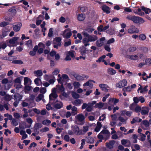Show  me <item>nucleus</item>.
I'll use <instances>...</instances> for the list:
<instances>
[{"label": "nucleus", "mask_w": 151, "mask_h": 151, "mask_svg": "<svg viewBox=\"0 0 151 151\" xmlns=\"http://www.w3.org/2000/svg\"><path fill=\"white\" fill-rule=\"evenodd\" d=\"M126 19L132 21L134 23L136 24L143 23L145 22V20L143 18L139 17L133 16L132 15L127 16Z\"/></svg>", "instance_id": "nucleus-1"}, {"label": "nucleus", "mask_w": 151, "mask_h": 151, "mask_svg": "<svg viewBox=\"0 0 151 151\" xmlns=\"http://www.w3.org/2000/svg\"><path fill=\"white\" fill-rule=\"evenodd\" d=\"M12 98L14 99V102L13 104H18L20 101H22V96L18 93H15Z\"/></svg>", "instance_id": "nucleus-2"}, {"label": "nucleus", "mask_w": 151, "mask_h": 151, "mask_svg": "<svg viewBox=\"0 0 151 151\" xmlns=\"http://www.w3.org/2000/svg\"><path fill=\"white\" fill-rule=\"evenodd\" d=\"M73 131L74 134L76 135L84 134L82 129H80L79 127L76 125H75L73 127Z\"/></svg>", "instance_id": "nucleus-3"}, {"label": "nucleus", "mask_w": 151, "mask_h": 151, "mask_svg": "<svg viewBox=\"0 0 151 151\" xmlns=\"http://www.w3.org/2000/svg\"><path fill=\"white\" fill-rule=\"evenodd\" d=\"M127 85V81L125 79H124L120 81L119 83H116V86L117 87L121 88L126 86Z\"/></svg>", "instance_id": "nucleus-4"}, {"label": "nucleus", "mask_w": 151, "mask_h": 151, "mask_svg": "<svg viewBox=\"0 0 151 151\" xmlns=\"http://www.w3.org/2000/svg\"><path fill=\"white\" fill-rule=\"evenodd\" d=\"M15 23L16 24H14L13 26V29L15 32H17L20 30L22 26V23L20 22Z\"/></svg>", "instance_id": "nucleus-5"}, {"label": "nucleus", "mask_w": 151, "mask_h": 151, "mask_svg": "<svg viewBox=\"0 0 151 151\" xmlns=\"http://www.w3.org/2000/svg\"><path fill=\"white\" fill-rule=\"evenodd\" d=\"M115 142L114 140H110L109 142L106 143V147L109 149H111L114 148V145Z\"/></svg>", "instance_id": "nucleus-6"}, {"label": "nucleus", "mask_w": 151, "mask_h": 151, "mask_svg": "<svg viewBox=\"0 0 151 151\" xmlns=\"http://www.w3.org/2000/svg\"><path fill=\"white\" fill-rule=\"evenodd\" d=\"M10 30L8 29L6 27L3 29L2 31V35H1V37L3 38L6 36L8 35V32L10 31Z\"/></svg>", "instance_id": "nucleus-7"}, {"label": "nucleus", "mask_w": 151, "mask_h": 151, "mask_svg": "<svg viewBox=\"0 0 151 151\" xmlns=\"http://www.w3.org/2000/svg\"><path fill=\"white\" fill-rule=\"evenodd\" d=\"M99 86L102 91L105 92H108V88H109V86L106 84H100Z\"/></svg>", "instance_id": "nucleus-8"}, {"label": "nucleus", "mask_w": 151, "mask_h": 151, "mask_svg": "<svg viewBox=\"0 0 151 151\" xmlns=\"http://www.w3.org/2000/svg\"><path fill=\"white\" fill-rule=\"evenodd\" d=\"M138 30L134 26H133L131 28L129 29L128 30V32L129 33L133 34L138 32Z\"/></svg>", "instance_id": "nucleus-9"}, {"label": "nucleus", "mask_w": 151, "mask_h": 151, "mask_svg": "<svg viewBox=\"0 0 151 151\" xmlns=\"http://www.w3.org/2000/svg\"><path fill=\"white\" fill-rule=\"evenodd\" d=\"M101 9L103 11L107 14L110 13V8L107 6L106 4L103 5L101 6Z\"/></svg>", "instance_id": "nucleus-10"}, {"label": "nucleus", "mask_w": 151, "mask_h": 151, "mask_svg": "<svg viewBox=\"0 0 151 151\" xmlns=\"http://www.w3.org/2000/svg\"><path fill=\"white\" fill-rule=\"evenodd\" d=\"M119 101L118 99H117L114 98H111L109 99L108 101V104H116L118 103Z\"/></svg>", "instance_id": "nucleus-11"}, {"label": "nucleus", "mask_w": 151, "mask_h": 151, "mask_svg": "<svg viewBox=\"0 0 151 151\" xmlns=\"http://www.w3.org/2000/svg\"><path fill=\"white\" fill-rule=\"evenodd\" d=\"M58 97L57 93H51L49 96V101H54Z\"/></svg>", "instance_id": "nucleus-12"}, {"label": "nucleus", "mask_w": 151, "mask_h": 151, "mask_svg": "<svg viewBox=\"0 0 151 151\" xmlns=\"http://www.w3.org/2000/svg\"><path fill=\"white\" fill-rule=\"evenodd\" d=\"M142 8H138L137 9H135L134 13L140 16H142L144 15L145 13L141 11Z\"/></svg>", "instance_id": "nucleus-13"}, {"label": "nucleus", "mask_w": 151, "mask_h": 151, "mask_svg": "<svg viewBox=\"0 0 151 151\" xmlns=\"http://www.w3.org/2000/svg\"><path fill=\"white\" fill-rule=\"evenodd\" d=\"M142 124L143 125L142 126V128L145 130L147 129L149 126L148 122L146 120H144L142 122Z\"/></svg>", "instance_id": "nucleus-14"}, {"label": "nucleus", "mask_w": 151, "mask_h": 151, "mask_svg": "<svg viewBox=\"0 0 151 151\" xmlns=\"http://www.w3.org/2000/svg\"><path fill=\"white\" fill-rule=\"evenodd\" d=\"M92 106L91 104H83L82 106V109H86V110L88 111H90L92 109Z\"/></svg>", "instance_id": "nucleus-15"}, {"label": "nucleus", "mask_w": 151, "mask_h": 151, "mask_svg": "<svg viewBox=\"0 0 151 151\" xmlns=\"http://www.w3.org/2000/svg\"><path fill=\"white\" fill-rule=\"evenodd\" d=\"M141 113L142 115L148 114L149 112V109L147 107H143L141 110Z\"/></svg>", "instance_id": "nucleus-16"}, {"label": "nucleus", "mask_w": 151, "mask_h": 151, "mask_svg": "<svg viewBox=\"0 0 151 151\" xmlns=\"http://www.w3.org/2000/svg\"><path fill=\"white\" fill-rule=\"evenodd\" d=\"M87 51L88 50H86L85 47L83 46L80 48V52L82 55H85Z\"/></svg>", "instance_id": "nucleus-17"}, {"label": "nucleus", "mask_w": 151, "mask_h": 151, "mask_svg": "<svg viewBox=\"0 0 151 151\" xmlns=\"http://www.w3.org/2000/svg\"><path fill=\"white\" fill-rule=\"evenodd\" d=\"M88 38L89 41L91 42L95 41L98 39L97 37L94 35H90Z\"/></svg>", "instance_id": "nucleus-18"}, {"label": "nucleus", "mask_w": 151, "mask_h": 151, "mask_svg": "<svg viewBox=\"0 0 151 151\" xmlns=\"http://www.w3.org/2000/svg\"><path fill=\"white\" fill-rule=\"evenodd\" d=\"M85 15L84 14H80L78 15L77 19L78 21H82L85 19Z\"/></svg>", "instance_id": "nucleus-19"}, {"label": "nucleus", "mask_w": 151, "mask_h": 151, "mask_svg": "<svg viewBox=\"0 0 151 151\" xmlns=\"http://www.w3.org/2000/svg\"><path fill=\"white\" fill-rule=\"evenodd\" d=\"M108 73L111 75H114L116 73V71L112 68H109L107 70Z\"/></svg>", "instance_id": "nucleus-20"}, {"label": "nucleus", "mask_w": 151, "mask_h": 151, "mask_svg": "<svg viewBox=\"0 0 151 151\" xmlns=\"http://www.w3.org/2000/svg\"><path fill=\"white\" fill-rule=\"evenodd\" d=\"M106 32L111 35H112L115 33V31L113 28H110L109 29L107 30Z\"/></svg>", "instance_id": "nucleus-21"}, {"label": "nucleus", "mask_w": 151, "mask_h": 151, "mask_svg": "<svg viewBox=\"0 0 151 151\" xmlns=\"http://www.w3.org/2000/svg\"><path fill=\"white\" fill-rule=\"evenodd\" d=\"M74 77L77 81H82L83 80V77L78 74H76L74 75Z\"/></svg>", "instance_id": "nucleus-22"}, {"label": "nucleus", "mask_w": 151, "mask_h": 151, "mask_svg": "<svg viewBox=\"0 0 151 151\" xmlns=\"http://www.w3.org/2000/svg\"><path fill=\"white\" fill-rule=\"evenodd\" d=\"M141 7L142 11H144L146 14H149V12H151V10L150 9L145 8L143 6H142Z\"/></svg>", "instance_id": "nucleus-23"}, {"label": "nucleus", "mask_w": 151, "mask_h": 151, "mask_svg": "<svg viewBox=\"0 0 151 151\" xmlns=\"http://www.w3.org/2000/svg\"><path fill=\"white\" fill-rule=\"evenodd\" d=\"M142 119L140 118H139L138 117H136L132 119V120L131 121V123L132 124L136 122H141Z\"/></svg>", "instance_id": "nucleus-24"}, {"label": "nucleus", "mask_w": 151, "mask_h": 151, "mask_svg": "<svg viewBox=\"0 0 151 151\" xmlns=\"http://www.w3.org/2000/svg\"><path fill=\"white\" fill-rule=\"evenodd\" d=\"M121 144L122 145L126 147H128L130 146L129 145H126V144L128 142H129L130 144V142L129 140L123 139L121 140Z\"/></svg>", "instance_id": "nucleus-25"}, {"label": "nucleus", "mask_w": 151, "mask_h": 151, "mask_svg": "<svg viewBox=\"0 0 151 151\" xmlns=\"http://www.w3.org/2000/svg\"><path fill=\"white\" fill-rule=\"evenodd\" d=\"M76 117L78 120L80 122L83 121L85 119L84 116L82 114L77 115Z\"/></svg>", "instance_id": "nucleus-26"}, {"label": "nucleus", "mask_w": 151, "mask_h": 151, "mask_svg": "<svg viewBox=\"0 0 151 151\" xmlns=\"http://www.w3.org/2000/svg\"><path fill=\"white\" fill-rule=\"evenodd\" d=\"M102 124L101 123L99 122L97 123V126L95 129V131L96 132H98L100 130V129L102 127Z\"/></svg>", "instance_id": "nucleus-27"}, {"label": "nucleus", "mask_w": 151, "mask_h": 151, "mask_svg": "<svg viewBox=\"0 0 151 151\" xmlns=\"http://www.w3.org/2000/svg\"><path fill=\"white\" fill-rule=\"evenodd\" d=\"M34 73L36 75V76L38 77L41 76L43 75L42 71L40 70H38L36 71H35Z\"/></svg>", "instance_id": "nucleus-28"}, {"label": "nucleus", "mask_w": 151, "mask_h": 151, "mask_svg": "<svg viewBox=\"0 0 151 151\" xmlns=\"http://www.w3.org/2000/svg\"><path fill=\"white\" fill-rule=\"evenodd\" d=\"M18 37H13L12 39L9 40V43L13 45L15 43L16 41L17 40Z\"/></svg>", "instance_id": "nucleus-29"}, {"label": "nucleus", "mask_w": 151, "mask_h": 151, "mask_svg": "<svg viewBox=\"0 0 151 151\" xmlns=\"http://www.w3.org/2000/svg\"><path fill=\"white\" fill-rule=\"evenodd\" d=\"M44 97L43 94H40L38 95L37 97L35 99V100L36 101L38 102L41 101L42 98Z\"/></svg>", "instance_id": "nucleus-30"}, {"label": "nucleus", "mask_w": 151, "mask_h": 151, "mask_svg": "<svg viewBox=\"0 0 151 151\" xmlns=\"http://www.w3.org/2000/svg\"><path fill=\"white\" fill-rule=\"evenodd\" d=\"M57 88L61 92H64L65 91V88H64L63 84H61V86L59 85H58L56 86Z\"/></svg>", "instance_id": "nucleus-31"}, {"label": "nucleus", "mask_w": 151, "mask_h": 151, "mask_svg": "<svg viewBox=\"0 0 151 151\" xmlns=\"http://www.w3.org/2000/svg\"><path fill=\"white\" fill-rule=\"evenodd\" d=\"M138 56L137 55H133L128 56V58L130 59L133 60H137L138 59Z\"/></svg>", "instance_id": "nucleus-32"}, {"label": "nucleus", "mask_w": 151, "mask_h": 151, "mask_svg": "<svg viewBox=\"0 0 151 151\" xmlns=\"http://www.w3.org/2000/svg\"><path fill=\"white\" fill-rule=\"evenodd\" d=\"M69 30L70 31V32H67L65 34V36L63 35V37H65L66 38H69L72 35V33L70 29H65V30Z\"/></svg>", "instance_id": "nucleus-33"}, {"label": "nucleus", "mask_w": 151, "mask_h": 151, "mask_svg": "<svg viewBox=\"0 0 151 151\" xmlns=\"http://www.w3.org/2000/svg\"><path fill=\"white\" fill-rule=\"evenodd\" d=\"M12 63L14 64L21 65L23 63V62L21 60H15L12 61Z\"/></svg>", "instance_id": "nucleus-34"}, {"label": "nucleus", "mask_w": 151, "mask_h": 151, "mask_svg": "<svg viewBox=\"0 0 151 151\" xmlns=\"http://www.w3.org/2000/svg\"><path fill=\"white\" fill-rule=\"evenodd\" d=\"M11 96L9 95H6L4 97V100L6 101H9L11 100Z\"/></svg>", "instance_id": "nucleus-35"}, {"label": "nucleus", "mask_w": 151, "mask_h": 151, "mask_svg": "<svg viewBox=\"0 0 151 151\" xmlns=\"http://www.w3.org/2000/svg\"><path fill=\"white\" fill-rule=\"evenodd\" d=\"M8 11L11 12L13 16H14L17 12L16 10L15 9L11 8L9 9Z\"/></svg>", "instance_id": "nucleus-36"}, {"label": "nucleus", "mask_w": 151, "mask_h": 151, "mask_svg": "<svg viewBox=\"0 0 151 151\" xmlns=\"http://www.w3.org/2000/svg\"><path fill=\"white\" fill-rule=\"evenodd\" d=\"M54 104H47L46 108L48 110H54Z\"/></svg>", "instance_id": "nucleus-37"}, {"label": "nucleus", "mask_w": 151, "mask_h": 151, "mask_svg": "<svg viewBox=\"0 0 151 151\" xmlns=\"http://www.w3.org/2000/svg\"><path fill=\"white\" fill-rule=\"evenodd\" d=\"M87 139L86 142L89 143H93L94 142V140L93 138L91 137H88L86 138Z\"/></svg>", "instance_id": "nucleus-38"}, {"label": "nucleus", "mask_w": 151, "mask_h": 151, "mask_svg": "<svg viewBox=\"0 0 151 151\" xmlns=\"http://www.w3.org/2000/svg\"><path fill=\"white\" fill-rule=\"evenodd\" d=\"M106 57V55H103L99 57L98 60H96V62L98 63H100L101 62H103V60H104V59Z\"/></svg>", "instance_id": "nucleus-39"}, {"label": "nucleus", "mask_w": 151, "mask_h": 151, "mask_svg": "<svg viewBox=\"0 0 151 151\" xmlns=\"http://www.w3.org/2000/svg\"><path fill=\"white\" fill-rule=\"evenodd\" d=\"M72 96L75 99H77L80 97V95L75 92H73L72 93Z\"/></svg>", "instance_id": "nucleus-40"}, {"label": "nucleus", "mask_w": 151, "mask_h": 151, "mask_svg": "<svg viewBox=\"0 0 151 151\" xmlns=\"http://www.w3.org/2000/svg\"><path fill=\"white\" fill-rule=\"evenodd\" d=\"M51 123V121L48 119L44 120L42 122V124L46 126L49 125Z\"/></svg>", "instance_id": "nucleus-41"}, {"label": "nucleus", "mask_w": 151, "mask_h": 151, "mask_svg": "<svg viewBox=\"0 0 151 151\" xmlns=\"http://www.w3.org/2000/svg\"><path fill=\"white\" fill-rule=\"evenodd\" d=\"M9 24V23L4 21L0 23V27H4Z\"/></svg>", "instance_id": "nucleus-42"}, {"label": "nucleus", "mask_w": 151, "mask_h": 151, "mask_svg": "<svg viewBox=\"0 0 151 151\" xmlns=\"http://www.w3.org/2000/svg\"><path fill=\"white\" fill-rule=\"evenodd\" d=\"M104 44V42H102L99 40H97L96 42V46L99 47L102 46Z\"/></svg>", "instance_id": "nucleus-43"}, {"label": "nucleus", "mask_w": 151, "mask_h": 151, "mask_svg": "<svg viewBox=\"0 0 151 151\" xmlns=\"http://www.w3.org/2000/svg\"><path fill=\"white\" fill-rule=\"evenodd\" d=\"M139 136L141 137L140 140L141 141H144L145 140L146 136L145 134L140 133Z\"/></svg>", "instance_id": "nucleus-44"}, {"label": "nucleus", "mask_w": 151, "mask_h": 151, "mask_svg": "<svg viewBox=\"0 0 151 151\" xmlns=\"http://www.w3.org/2000/svg\"><path fill=\"white\" fill-rule=\"evenodd\" d=\"M72 110L73 111L72 115H74L77 114V108L75 106H73L72 108Z\"/></svg>", "instance_id": "nucleus-45"}, {"label": "nucleus", "mask_w": 151, "mask_h": 151, "mask_svg": "<svg viewBox=\"0 0 151 151\" xmlns=\"http://www.w3.org/2000/svg\"><path fill=\"white\" fill-rule=\"evenodd\" d=\"M75 52V51L74 50H70L69 51L68 54L72 58H73L75 57L74 53Z\"/></svg>", "instance_id": "nucleus-46"}, {"label": "nucleus", "mask_w": 151, "mask_h": 151, "mask_svg": "<svg viewBox=\"0 0 151 151\" xmlns=\"http://www.w3.org/2000/svg\"><path fill=\"white\" fill-rule=\"evenodd\" d=\"M63 106V104H54L53 107L54 108V110L61 108Z\"/></svg>", "instance_id": "nucleus-47"}, {"label": "nucleus", "mask_w": 151, "mask_h": 151, "mask_svg": "<svg viewBox=\"0 0 151 151\" xmlns=\"http://www.w3.org/2000/svg\"><path fill=\"white\" fill-rule=\"evenodd\" d=\"M139 38L140 40H144L146 38V36L143 34H141L139 36Z\"/></svg>", "instance_id": "nucleus-48"}, {"label": "nucleus", "mask_w": 151, "mask_h": 151, "mask_svg": "<svg viewBox=\"0 0 151 151\" xmlns=\"http://www.w3.org/2000/svg\"><path fill=\"white\" fill-rule=\"evenodd\" d=\"M29 81H31V80L28 77H25L24 78V84L25 86H26L27 85Z\"/></svg>", "instance_id": "nucleus-49"}, {"label": "nucleus", "mask_w": 151, "mask_h": 151, "mask_svg": "<svg viewBox=\"0 0 151 151\" xmlns=\"http://www.w3.org/2000/svg\"><path fill=\"white\" fill-rule=\"evenodd\" d=\"M112 121H116L117 120V116L116 114H115L111 115Z\"/></svg>", "instance_id": "nucleus-50"}, {"label": "nucleus", "mask_w": 151, "mask_h": 151, "mask_svg": "<svg viewBox=\"0 0 151 151\" xmlns=\"http://www.w3.org/2000/svg\"><path fill=\"white\" fill-rule=\"evenodd\" d=\"M131 87L129 86L127 87H124L123 88V91H124L129 92L131 90Z\"/></svg>", "instance_id": "nucleus-51"}, {"label": "nucleus", "mask_w": 151, "mask_h": 151, "mask_svg": "<svg viewBox=\"0 0 151 151\" xmlns=\"http://www.w3.org/2000/svg\"><path fill=\"white\" fill-rule=\"evenodd\" d=\"M46 92V88L45 87L41 88L40 90V93H42L43 94L45 93Z\"/></svg>", "instance_id": "nucleus-52"}, {"label": "nucleus", "mask_w": 151, "mask_h": 151, "mask_svg": "<svg viewBox=\"0 0 151 151\" xmlns=\"http://www.w3.org/2000/svg\"><path fill=\"white\" fill-rule=\"evenodd\" d=\"M148 87V86H145L144 88H142V89L140 91L141 93H142L145 92H146L148 91V89L147 88Z\"/></svg>", "instance_id": "nucleus-53"}, {"label": "nucleus", "mask_w": 151, "mask_h": 151, "mask_svg": "<svg viewBox=\"0 0 151 151\" xmlns=\"http://www.w3.org/2000/svg\"><path fill=\"white\" fill-rule=\"evenodd\" d=\"M53 34L52 29L50 28L49 30V32L48 34V36L49 37H51Z\"/></svg>", "instance_id": "nucleus-54"}, {"label": "nucleus", "mask_w": 151, "mask_h": 151, "mask_svg": "<svg viewBox=\"0 0 151 151\" xmlns=\"http://www.w3.org/2000/svg\"><path fill=\"white\" fill-rule=\"evenodd\" d=\"M41 81V79L39 78H37L34 80V82L37 86H39V81Z\"/></svg>", "instance_id": "nucleus-55"}, {"label": "nucleus", "mask_w": 151, "mask_h": 151, "mask_svg": "<svg viewBox=\"0 0 151 151\" xmlns=\"http://www.w3.org/2000/svg\"><path fill=\"white\" fill-rule=\"evenodd\" d=\"M38 45L40 48H42L43 49H44L45 47V45L41 42H39Z\"/></svg>", "instance_id": "nucleus-56"}, {"label": "nucleus", "mask_w": 151, "mask_h": 151, "mask_svg": "<svg viewBox=\"0 0 151 151\" xmlns=\"http://www.w3.org/2000/svg\"><path fill=\"white\" fill-rule=\"evenodd\" d=\"M12 124L14 126H15L18 124V123L15 119H13L12 122Z\"/></svg>", "instance_id": "nucleus-57"}, {"label": "nucleus", "mask_w": 151, "mask_h": 151, "mask_svg": "<svg viewBox=\"0 0 151 151\" xmlns=\"http://www.w3.org/2000/svg\"><path fill=\"white\" fill-rule=\"evenodd\" d=\"M145 64L147 65H149L151 64V59L150 58H147L145 61Z\"/></svg>", "instance_id": "nucleus-58"}, {"label": "nucleus", "mask_w": 151, "mask_h": 151, "mask_svg": "<svg viewBox=\"0 0 151 151\" xmlns=\"http://www.w3.org/2000/svg\"><path fill=\"white\" fill-rule=\"evenodd\" d=\"M59 70L57 68L55 69L52 73V74L54 75H57L59 73Z\"/></svg>", "instance_id": "nucleus-59"}, {"label": "nucleus", "mask_w": 151, "mask_h": 151, "mask_svg": "<svg viewBox=\"0 0 151 151\" xmlns=\"http://www.w3.org/2000/svg\"><path fill=\"white\" fill-rule=\"evenodd\" d=\"M136 50V47H132L129 48V51L130 52H133L135 51Z\"/></svg>", "instance_id": "nucleus-60"}, {"label": "nucleus", "mask_w": 151, "mask_h": 151, "mask_svg": "<svg viewBox=\"0 0 151 151\" xmlns=\"http://www.w3.org/2000/svg\"><path fill=\"white\" fill-rule=\"evenodd\" d=\"M103 26L102 25H101L99 26L97 28V30L98 32H103Z\"/></svg>", "instance_id": "nucleus-61"}, {"label": "nucleus", "mask_w": 151, "mask_h": 151, "mask_svg": "<svg viewBox=\"0 0 151 151\" xmlns=\"http://www.w3.org/2000/svg\"><path fill=\"white\" fill-rule=\"evenodd\" d=\"M49 130V129L47 127H45L44 128H43L41 129H40V132H46L48 131Z\"/></svg>", "instance_id": "nucleus-62"}, {"label": "nucleus", "mask_w": 151, "mask_h": 151, "mask_svg": "<svg viewBox=\"0 0 151 151\" xmlns=\"http://www.w3.org/2000/svg\"><path fill=\"white\" fill-rule=\"evenodd\" d=\"M134 103L135 104H137L139 102V98L137 97H135L133 98Z\"/></svg>", "instance_id": "nucleus-63"}, {"label": "nucleus", "mask_w": 151, "mask_h": 151, "mask_svg": "<svg viewBox=\"0 0 151 151\" xmlns=\"http://www.w3.org/2000/svg\"><path fill=\"white\" fill-rule=\"evenodd\" d=\"M64 139L66 142H69L70 139V137L68 135H65L64 137Z\"/></svg>", "instance_id": "nucleus-64"}]
</instances>
